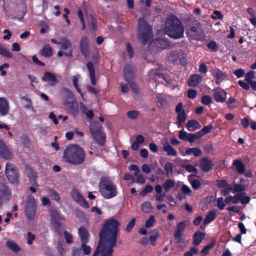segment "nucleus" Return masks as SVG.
I'll return each instance as SVG.
<instances>
[{
  "label": "nucleus",
  "instance_id": "obj_28",
  "mask_svg": "<svg viewBox=\"0 0 256 256\" xmlns=\"http://www.w3.org/2000/svg\"><path fill=\"white\" fill-rule=\"evenodd\" d=\"M40 53L42 56L46 58H50L52 56L53 54L52 48L50 44H46L44 45Z\"/></svg>",
  "mask_w": 256,
  "mask_h": 256
},
{
  "label": "nucleus",
  "instance_id": "obj_41",
  "mask_svg": "<svg viewBox=\"0 0 256 256\" xmlns=\"http://www.w3.org/2000/svg\"><path fill=\"white\" fill-rule=\"evenodd\" d=\"M56 248L60 256H64V254H66V249L64 248V242L62 240H58Z\"/></svg>",
  "mask_w": 256,
  "mask_h": 256
},
{
  "label": "nucleus",
  "instance_id": "obj_38",
  "mask_svg": "<svg viewBox=\"0 0 256 256\" xmlns=\"http://www.w3.org/2000/svg\"><path fill=\"white\" fill-rule=\"evenodd\" d=\"M215 244V242L213 240L210 244L204 246L200 252V254L202 256H206L209 254L210 250L214 248Z\"/></svg>",
  "mask_w": 256,
  "mask_h": 256
},
{
  "label": "nucleus",
  "instance_id": "obj_1",
  "mask_svg": "<svg viewBox=\"0 0 256 256\" xmlns=\"http://www.w3.org/2000/svg\"><path fill=\"white\" fill-rule=\"evenodd\" d=\"M120 225V222L114 218L106 220L99 232L98 245L93 256H112Z\"/></svg>",
  "mask_w": 256,
  "mask_h": 256
},
{
  "label": "nucleus",
  "instance_id": "obj_12",
  "mask_svg": "<svg viewBox=\"0 0 256 256\" xmlns=\"http://www.w3.org/2000/svg\"><path fill=\"white\" fill-rule=\"evenodd\" d=\"M227 92L220 87L213 90V97L216 102H224L226 99Z\"/></svg>",
  "mask_w": 256,
  "mask_h": 256
},
{
  "label": "nucleus",
  "instance_id": "obj_17",
  "mask_svg": "<svg viewBox=\"0 0 256 256\" xmlns=\"http://www.w3.org/2000/svg\"><path fill=\"white\" fill-rule=\"evenodd\" d=\"M42 80L46 82L48 85L51 86H56L58 82V79L54 74L48 72L44 73Z\"/></svg>",
  "mask_w": 256,
  "mask_h": 256
},
{
  "label": "nucleus",
  "instance_id": "obj_16",
  "mask_svg": "<svg viewBox=\"0 0 256 256\" xmlns=\"http://www.w3.org/2000/svg\"><path fill=\"white\" fill-rule=\"evenodd\" d=\"M186 225L184 221L180 222L177 225L176 230L174 234V238L178 243H180L182 241V234L184 230Z\"/></svg>",
  "mask_w": 256,
  "mask_h": 256
},
{
  "label": "nucleus",
  "instance_id": "obj_50",
  "mask_svg": "<svg viewBox=\"0 0 256 256\" xmlns=\"http://www.w3.org/2000/svg\"><path fill=\"white\" fill-rule=\"evenodd\" d=\"M152 207L150 202H144L142 205V210L144 212L148 213L151 211Z\"/></svg>",
  "mask_w": 256,
  "mask_h": 256
},
{
  "label": "nucleus",
  "instance_id": "obj_18",
  "mask_svg": "<svg viewBox=\"0 0 256 256\" xmlns=\"http://www.w3.org/2000/svg\"><path fill=\"white\" fill-rule=\"evenodd\" d=\"M62 48L64 50V54L66 56H72L73 50L72 43L67 39H63L61 42Z\"/></svg>",
  "mask_w": 256,
  "mask_h": 256
},
{
  "label": "nucleus",
  "instance_id": "obj_62",
  "mask_svg": "<svg viewBox=\"0 0 256 256\" xmlns=\"http://www.w3.org/2000/svg\"><path fill=\"white\" fill-rule=\"evenodd\" d=\"M135 222H136V220H135L134 218H133L130 222L127 224V226H126V232H131L132 228H134V226L135 225Z\"/></svg>",
  "mask_w": 256,
  "mask_h": 256
},
{
  "label": "nucleus",
  "instance_id": "obj_26",
  "mask_svg": "<svg viewBox=\"0 0 256 256\" xmlns=\"http://www.w3.org/2000/svg\"><path fill=\"white\" fill-rule=\"evenodd\" d=\"M78 234L81 242H88L90 234L86 228L84 226L80 227L78 228Z\"/></svg>",
  "mask_w": 256,
  "mask_h": 256
},
{
  "label": "nucleus",
  "instance_id": "obj_19",
  "mask_svg": "<svg viewBox=\"0 0 256 256\" xmlns=\"http://www.w3.org/2000/svg\"><path fill=\"white\" fill-rule=\"evenodd\" d=\"M10 106L8 101L3 97H0V116H4L8 113Z\"/></svg>",
  "mask_w": 256,
  "mask_h": 256
},
{
  "label": "nucleus",
  "instance_id": "obj_27",
  "mask_svg": "<svg viewBox=\"0 0 256 256\" xmlns=\"http://www.w3.org/2000/svg\"><path fill=\"white\" fill-rule=\"evenodd\" d=\"M95 140L100 146H104L106 142V136L103 130L92 136Z\"/></svg>",
  "mask_w": 256,
  "mask_h": 256
},
{
  "label": "nucleus",
  "instance_id": "obj_30",
  "mask_svg": "<svg viewBox=\"0 0 256 256\" xmlns=\"http://www.w3.org/2000/svg\"><path fill=\"white\" fill-rule=\"evenodd\" d=\"M186 127L188 131L192 132L200 128L201 125L196 120H192L188 122Z\"/></svg>",
  "mask_w": 256,
  "mask_h": 256
},
{
  "label": "nucleus",
  "instance_id": "obj_29",
  "mask_svg": "<svg viewBox=\"0 0 256 256\" xmlns=\"http://www.w3.org/2000/svg\"><path fill=\"white\" fill-rule=\"evenodd\" d=\"M228 76L226 73L218 69L216 71L214 78H216V84L220 86L222 81L227 78Z\"/></svg>",
  "mask_w": 256,
  "mask_h": 256
},
{
  "label": "nucleus",
  "instance_id": "obj_51",
  "mask_svg": "<svg viewBox=\"0 0 256 256\" xmlns=\"http://www.w3.org/2000/svg\"><path fill=\"white\" fill-rule=\"evenodd\" d=\"M207 47L212 52H216L218 50V44L214 40H211L207 44Z\"/></svg>",
  "mask_w": 256,
  "mask_h": 256
},
{
  "label": "nucleus",
  "instance_id": "obj_8",
  "mask_svg": "<svg viewBox=\"0 0 256 256\" xmlns=\"http://www.w3.org/2000/svg\"><path fill=\"white\" fill-rule=\"evenodd\" d=\"M5 174L10 182L14 184L18 183L20 180L19 171L14 164L10 162H8L6 164Z\"/></svg>",
  "mask_w": 256,
  "mask_h": 256
},
{
  "label": "nucleus",
  "instance_id": "obj_31",
  "mask_svg": "<svg viewBox=\"0 0 256 256\" xmlns=\"http://www.w3.org/2000/svg\"><path fill=\"white\" fill-rule=\"evenodd\" d=\"M232 164L236 166V169L238 173L240 174H244L246 166L240 160H234Z\"/></svg>",
  "mask_w": 256,
  "mask_h": 256
},
{
  "label": "nucleus",
  "instance_id": "obj_24",
  "mask_svg": "<svg viewBox=\"0 0 256 256\" xmlns=\"http://www.w3.org/2000/svg\"><path fill=\"white\" fill-rule=\"evenodd\" d=\"M64 105L67 106L68 110L69 113L73 116H77L78 114V107L76 104L70 103L68 101L64 102Z\"/></svg>",
  "mask_w": 256,
  "mask_h": 256
},
{
  "label": "nucleus",
  "instance_id": "obj_42",
  "mask_svg": "<svg viewBox=\"0 0 256 256\" xmlns=\"http://www.w3.org/2000/svg\"><path fill=\"white\" fill-rule=\"evenodd\" d=\"M0 54L8 58H12L13 54L10 52L6 48L0 44Z\"/></svg>",
  "mask_w": 256,
  "mask_h": 256
},
{
  "label": "nucleus",
  "instance_id": "obj_20",
  "mask_svg": "<svg viewBox=\"0 0 256 256\" xmlns=\"http://www.w3.org/2000/svg\"><path fill=\"white\" fill-rule=\"evenodd\" d=\"M134 71L130 64H126L124 68V76L125 80L130 82L134 75Z\"/></svg>",
  "mask_w": 256,
  "mask_h": 256
},
{
  "label": "nucleus",
  "instance_id": "obj_22",
  "mask_svg": "<svg viewBox=\"0 0 256 256\" xmlns=\"http://www.w3.org/2000/svg\"><path fill=\"white\" fill-rule=\"evenodd\" d=\"M86 68L90 73L91 84L95 86L96 84V72L94 67V64L92 62H88L86 63Z\"/></svg>",
  "mask_w": 256,
  "mask_h": 256
},
{
  "label": "nucleus",
  "instance_id": "obj_36",
  "mask_svg": "<svg viewBox=\"0 0 256 256\" xmlns=\"http://www.w3.org/2000/svg\"><path fill=\"white\" fill-rule=\"evenodd\" d=\"M175 186V182L170 178L166 180L164 182L162 185V187H163L164 190L166 192H168L170 188H172L174 187Z\"/></svg>",
  "mask_w": 256,
  "mask_h": 256
},
{
  "label": "nucleus",
  "instance_id": "obj_54",
  "mask_svg": "<svg viewBox=\"0 0 256 256\" xmlns=\"http://www.w3.org/2000/svg\"><path fill=\"white\" fill-rule=\"evenodd\" d=\"M153 186L152 185L147 184L146 186L140 192V194L143 196H146L148 193L150 192L153 190Z\"/></svg>",
  "mask_w": 256,
  "mask_h": 256
},
{
  "label": "nucleus",
  "instance_id": "obj_25",
  "mask_svg": "<svg viewBox=\"0 0 256 256\" xmlns=\"http://www.w3.org/2000/svg\"><path fill=\"white\" fill-rule=\"evenodd\" d=\"M163 150L166 152L168 156H178V152L168 142H166L163 144Z\"/></svg>",
  "mask_w": 256,
  "mask_h": 256
},
{
  "label": "nucleus",
  "instance_id": "obj_49",
  "mask_svg": "<svg viewBox=\"0 0 256 256\" xmlns=\"http://www.w3.org/2000/svg\"><path fill=\"white\" fill-rule=\"evenodd\" d=\"M184 168L186 171L189 172H194V175H192V176H196V174L198 173V170L196 169V168L194 167V166L190 164H188L184 166Z\"/></svg>",
  "mask_w": 256,
  "mask_h": 256
},
{
  "label": "nucleus",
  "instance_id": "obj_61",
  "mask_svg": "<svg viewBox=\"0 0 256 256\" xmlns=\"http://www.w3.org/2000/svg\"><path fill=\"white\" fill-rule=\"evenodd\" d=\"M90 26H91V28L94 30H96V19L92 14L90 15Z\"/></svg>",
  "mask_w": 256,
  "mask_h": 256
},
{
  "label": "nucleus",
  "instance_id": "obj_32",
  "mask_svg": "<svg viewBox=\"0 0 256 256\" xmlns=\"http://www.w3.org/2000/svg\"><path fill=\"white\" fill-rule=\"evenodd\" d=\"M216 217V214L214 210H210L208 212L204 220V224L208 225L212 222Z\"/></svg>",
  "mask_w": 256,
  "mask_h": 256
},
{
  "label": "nucleus",
  "instance_id": "obj_34",
  "mask_svg": "<svg viewBox=\"0 0 256 256\" xmlns=\"http://www.w3.org/2000/svg\"><path fill=\"white\" fill-rule=\"evenodd\" d=\"M164 171L166 176L168 177H170L172 176L174 173L173 170V164L170 162H166L164 166Z\"/></svg>",
  "mask_w": 256,
  "mask_h": 256
},
{
  "label": "nucleus",
  "instance_id": "obj_58",
  "mask_svg": "<svg viewBox=\"0 0 256 256\" xmlns=\"http://www.w3.org/2000/svg\"><path fill=\"white\" fill-rule=\"evenodd\" d=\"M213 128L214 126L212 125V124H210L206 126H204L200 130L201 132H202V134L204 136V134H206L210 132Z\"/></svg>",
  "mask_w": 256,
  "mask_h": 256
},
{
  "label": "nucleus",
  "instance_id": "obj_43",
  "mask_svg": "<svg viewBox=\"0 0 256 256\" xmlns=\"http://www.w3.org/2000/svg\"><path fill=\"white\" fill-rule=\"evenodd\" d=\"M192 176V175H190L188 176V180L190 181V184L193 189H194V190H197L200 187L201 182L198 180L197 179H194L193 180H190V178Z\"/></svg>",
  "mask_w": 256,
  "mask_h": 256
},
{
  "label": "nucleus",
  "instance_id": "obj_13",
  "mask_svg": "<svg viewBox=\"0 0 256 256\" xmlns=\"http://www.w3.org/2000/svg\"><path fill=\"white\" fill-rule=\"evenodd\" d=\"M89 40L88 38L84 36L80 41V50L82 54L86 58L90 56V50L89 48Z\"/></svg>",
  "mask_w": 256,
  "mask_h": 256
},
{
  "label": "nucleus",
  "instance_id": "obj_47",
  "mask_svg": "<svg viewBox=\"0 0 256 256\" xmlns=\"http://www.w3.org/2000/svg\"><path fill=\"white\" fill-rule=\"evenodd\" d=\"M156 222L155 217L154 215H150L146 222V228H148L152 227Z\"/></svg>",
  "mask_w": 256,
  "mask_h": 256
},
{
  "label": "nucleus",
  "instance_id": "obj_9",
  "mask_svg": "<svg viewBox=\"0 0 256 256\" xmlns=\"http://www.w3.org/2000/svg\"><path fill=\"white\" fill-rule=\"evenodd\" d=\"M183 104L179 102L176 107V112L178 114L177 120L176 122L178 126L180 128L186 120V114L184 109L182 108Z\"/></svg>",
  "mask_w": 256,
  "mask_h": 256
},
{
  "label": "nucleus",
  "instance_id": "obj_6",
  "mask_svg": "<svg viewBox=\"0 0 256 256\" xmlns=\"http://www.w3.org/2000/svg\"><path fill=\"white\" fill-rule=\"evenodd\" d=\"M50 224L53 229L58 234H60L64 228L62 222L64 221V218L62 216L58 210L55 209L50 210Z\"/></svg>",
  "mask_w": 256,
  "mask_h": 256
},
{
  "label": "nucleus",
  "instance_id": "obj_64",
  "mask_svg": "<svg viewBox=\"0 0 256 256\" xmlns=\"http://www.w3.org/2000/svg\"><path fill=\"white\" fill-rule=\"evenodd\" d=\"M254 78V72L253 71H250L248 73L246 74V76H245V80L248 82H250L252 80V79Z\"/></svg>",
  "mask_w": 256,
  "mask_h": 256
},
{
  "label": "nucleus",
  "instance_id": "obj_60",
  "mask_svg": "<svg viewBox=\"0 0 256 256\" xmlns=\"http://www.w3.org/2000/svg\"><path fill=\"white\" fill-rule=\"evenodd\" d=\"M213 20H222L223 18L222 12L219 10H214L211 16Z\"/></svg>",
  "mask_w": 256,
  "mask_h": 256
},
{
  "label": "nucleus",
  "instance_id": "obj_63",
  "mask_svg": "<svg viewBox=\"0 0 256 256\" xmlns=\"http://www.w3.org/2000/svg\"><path fill=\"white\" fill-rule=\"evenodd\" d=\"M188 97L190 98H196L197 92L196 90L190 89L187 92Z\"/></svg>",
  "mask_w": 256,
  "mask_h": 256
},
{
  "label": "nucleus",
  "instance_id": "obj_46",
  "mask_svg": "<svg viewBox=\"0 0 256 256\" xmlns=\"http://www.w3.org/2000/svg\"><path fill=\"white\" fill-rule=\"evenodd\" d=\"M233 190L235 192H242L241 194H244V192L246 190V188L242 184H236L234 185Z\"/></svg>",
  "mask_w": 256,
  "mask_h": 256
},
{
  "label": "nucleus",
  "instance_id": "obj_52",
  "mask_svg": "<svg viewBox=\"0 0 256 256\" xmlns=\"http://www.w3.org/2000/svg\"><path fill=\"white\" fill-rule=\"evenodd\" d=\"M49 193L50 196L55 200H56L58 202H60V194L54 190H49Z\"/></svg>",
  "mask_w": 256,
  "mask_h": 256
},
{
  "label": "nucleus",
  "instance_id": "obj_44",
  "mask_svg": "<svg viewBox=\"0 0 256 256\" xmlns=\"http://www.w3.org/2000/svg\"><path fill=\"white\" fill-rule=\"evenodd\" d=\"M87 243L88 242H82L81 248H80L81 250H82L84 254L86 256L89 255L91 252V248L90 246L86 245Z\"/></svg>",
  "mask_w": 256,
  "mask_h": 256
},
{
  "label": "nucleus",
  "instance_id": "obj_35",
  "mask_svg": "<svg viewBox=\"0 0 256 256\" xmlns=\"http://www.w3.org/2000/svg\"><path fill=\"white\" fill-rule=\"evenodd\" d=\"M90 132L92 136L102 130V128L98 123H93L90 125Z\"/></svg>",
  "mask_w": 256,
  "mask_h": 256
},
{
  "label": "nucleus",
  "instance_id": "obj_33",
  "mask_svg": "<svg viewBox=\"0 0 256 256\" xmlns=\"http://www.w3.org/2000/svg\"><path fill=\"white\" fill-rule=\"evenodd\" d=\"M186 155L194 154L195 157H198L202 154L201 150L198 148H188L186 150Z\"/></svg>",
  "mask_w": 256,
  "mask_h": 256
},
{
  "label": "nucleus",
  "instance_id": "obj_14",
  "mask_svg": "<svg viewBox=\"0 0 256 256\" xmlns=\"http://www.w3.org/2000/svg\"><path fill=\"white\" fill-rule=\"evenodd\" d=\"M0 156L5 160H8L12 158V154L6 142L0 140Z\"/></svg>",
  "mask_w": 256,
  "mask_h": 256
},
{
  "label": "nucleus",
  "instance_id": "obj_55",
  "mask_svg": "<svg viewBox=\"0 0 256 256\" xmlns=\"http://www.w3.org/2000/svg\"><path fill=\"white\" fill-rule=\"evenodd\" d=\"M212 98L208 95H204L201 98V102L204 105H208L212 102Z\"/></svg>",
  "mask_w": 256,
  "mask_h": 256
},
{
  "label": "nucleus",
  "instance_id": "obj_39",
  "mask_svg": "<svg viewBox=\"0 0 256 256\" xmlns=\"http://www.w3.org/2000/svg\"><path fill=\"white\" fill-rule=\"evenodd\" d=\"M6 246L18 254L20 251L21 249L20 246L14 241L8 240L6 242Z\"/></svg>",
  "mask_w": 256,
  "mask_h": 256
},
{
  "label": "nucleus",
  "instance_id": "obj_48",
  "mask_svg": "<svg viewBox=\"0 0 256 256\" xmlns=\"http://www.w3.org/2000/svg\"><path fill=\"white\" fill-rule=\"evenodd\" d=\"M127 116L131 120H135L137 118L140 114V112L138 110H130L127 112Z\"/></svg>",
  "mask_w": 256,
  "mask_h": 256
},
{
  "label": "nucleus",
  "instance_id": "obj_53",
  "mask_svg": "<svg viewBox=\"0 0 256 256\" xmlns=\"http://www.w3.org/2000/svg\"><path fill=\"white\" fill-rule=\"evenodd\" d=\"M198 252V249L196 246L191 247L189 250L184 253V256H194Z\"/></svg>",
  "mask_w": 256,
  "mask_h": 256
},
{
  "label": "nucleus",
  "instance_id": "obj_3",
  "mask_svg": "<svg viewBox=\"0 0 256 256\" xmlns=\"http://www.w3.org/2000/svg\"><path fill=\"white\" fill-rule=\"evenodd\" d=\"M63 158L65 162L70 164H80L85 160V152L84 149L79 146L70 145L64 150Z\"/></svg>",
  "mask_w": 256,
  "mask_h": 256
},
{
  "label": "nucleus",
  "instance_id": "obj_56",
  "mask_svg": "<svg viewBox=\"0 0 256 256\" xmlns=\"http://www.w3.org/2000/svg\"><path fill=\"white\" fill-rule=\"evenodd\" d=\"M188 136V133L184 130H182L179 131V139L184 141H187Z\"/></svg>",
  "mask_w": 256,
  "mask_h": 256
},
{
  "label": "nucleus",
  "instance_id": "obj_4",
  "mask_svg": "<svg viewBox=\"0 0 256 256\" xmlns=\"http://www.w3.org/2000/svg\"><path fill=\"white\" fill-rule=\"evenodd\" d=\"M98 191L106 199H110L117 195L116 186L110 178L103 176L98 182Z\"/></svg>",
  "mask_w": 256,
  "mask_h": 256
},
{
  "label": "nucleus",
  "instance_id": "obj_2",
  "mask_svg": "<svg viewBox=\"0 0 256 256\" xmlns=\"http://www.w3.org/2000/svg\"><path fill=\"white\" fill-rule=\"evenodd\" d=\"M164 30L169 37L174 39L178 40L184 37V25L174 14L168 16L164 23Z\"/></svg>",
  "mask_w": 256,
  "mask_h": 256
},
{
  "label": "nucleus",
  "instance_id": "obj_10",
  "mask_svg": "<svg viewBox=\"0 0 256 256\" xmlns=\"http://www.w3.org/2000/svg\"><path fill=\"white\" fill-rule=\"evenodd\" d=\"M71 196L72 199L75 200L80 206L86 209L89 208V205L88 202L82 197V194L77 190H73L70 192Z\"/></svg>",
  "mask_w": 256,
  "mask_h": 256
},
{
  "label": "nucleus",
  "instance_id": "obj_37",
  "mask_svg": "<svg viewBox=\"0 0 256 256\" xmlns=\"http://www.w3.org/2000/svg\"><path fill=\"white\" fill-rule=\"evenodd\" d=\"M152 232L154 233V234L150 235L148 240L152 246H156V240L159 236V232L157 229H156L153 230Z\"/></svg>",
  "mask_w": 256,
  "mask_h": 256
},
{
  "label": "nucleus",
  "instance_id": "obj_59",
  "mask_svg": "<svg viewBox=\"0 0 256 256\" xmlns=\"http://www.w3.org/2000/svg\"><path fill=\"white\" fill-rule=\"evenodd\" d=\"M64 238L65 240L68 244H71L73 242V237L72 234L68 232L67 231H64Z\"/></svg>",
  "mask_w": 256,
  "mask_h": 256
},
{
  "label": "nucleus",
  "instance_id": "obj_40",
  "mask_svg": "<svg viewBox=\"0 0 256 256\" xmlns=\"http://www.w3.org/2000/svg\"><path fill=\"white\" fill-rule=\"evenodd\" d=\"M0 193L5 197H8L11 195L8 187L4 184L0 185Z\"/></svg>",
  "mask_w": 256,
  "mask_h": 256
},
{
  "label": "nucleus",
  "instance_id": "obj_57",
  "mask_svg": "<svg viewBox=\"0 0 256 256\" xmlns=\"http://www.w3.org/2000/svg\"><path fill=\"white\" fill-rule=\"evenodd\" d=\"M217 206L220 210H223L226 204H224V198L222 197H220L217 198Z\"/></svg>",
  "mask_w": 256,
  "mask_h": 256
},
{
  "label": "nucleus",
  "instance_id": "obj_15",
  "mask_svg": "<svg viewBox=\"0 0 256 256\" xmlns=\"http://www.w3.org/2000/svg\"><path fill=\"white\" fill-rule=\"evenodd\" d=\"M214 164L212 161L209 160L206 157L202 158L200 160V167L201 170L204 172H208L212 170Z\"/></svg>",
  "mask_w": 256,
  "mask_h": 256
},
{
  "label": "nucleus",
  "instance_id": "obj_5",
  "mask_svg": "<svg viewBox=\"0 0 256 256\" xmlns=\"http://www.w3.org/2000/svg\"><path fill=\"white\" fill-rule=\"evenodd\" d=\"M137 34L139 40L144 44L154 37L152 27L144 18L138 20Z\"/></svg>",
  "mask_w": 256,
  "mask_h": 256
},
{
  "label": "nucleus",
  "instance_id": "obj_21",
  "mask_svg": "<svg viewBox=\"0 0 256 256\" xmlns=\"http://www.w3.org/2000/svg\"><path fill=\"white\" fill-rule=\"evenodd\" d=\"M206 232L197 230L194 232L193 235V244L195 246H198L202 241L205 238Z\"/></svg>",
  "mask_w": 256,
  "mask_h": 256
},
{
  "label": "nucleus",
  "instance_id": "obj_23",
  "mask_svg": "<svg viewBox=\"0 0 256 256\" xmlns=\"http://www.w3.org/2000/svg\"><path fill=\"white\" fill-rule=\"evenodd\" d=\"M202 80V78L198 74L192 75L188 80V84L190 87H196Z\"/></svg>",
  "mask_w": 256,
  "mask_h": 256
},
{
  "label": "nucleus",
  "instance_id": "obj_45",
  "mask_svg": "<svg viewBox=\"0 0 256 256\" xmlns=\"http://www.w3.org/2000/svg\"><path fill=\"white\" fill-rule=\"evenodd\" d=\"M75 214L80 222H84L86 220V215L82 210L79 209L76 210H75Z\"/></svg>",
  "mask_w": 256,
  "mask_h": 256
},
{
  "label": "nucleus",
  "instance_id": "obj_11",
  "mask_svg": "<svg viewBox=\"0 0 256 256\" xmlns=\"http://www.w3.org/2000/svg\"><path fill=\"white\" fill-rule=\"evenodd\" d=\"M169 60L172 62H176L180 61L182 64L186 63V58L184 56V54L182 51H175L170 52V53Z\"/></svg>",
  "mask_w": 256,
  "mask_h": 256
},
{
  "label": "nucleus",
  "instance_id": "obj_7",
  "mask_svg": "<svg viewBox=\"0 0 256 256\" xmlns=\"http://www.w3.org/2000/svg\"><path fill=\"white\" fill-rule=\"evenodd\" d=\"M36 211V204L34 198L32 194L27 196L25 201L24 212L29 220H33Z\"/></svg>",
  "mask_w": 256,
  "mask_h": 256
}]
</instances>
